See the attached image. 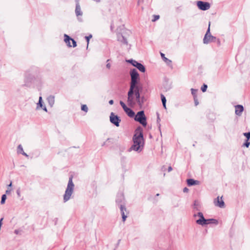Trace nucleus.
<instances>
[{"mask_svg": "<svg viewBox=\"0 0 250 250\" xmlns=\"http://www.w3.org/2000/svg\"><path fill=\"white\" fill-rule=\"evenodd\" d=\"M48 104L51 107H52L55 103V97L53 95H50L47 98Z\"/></svg>", "mask_w": 250, "mask_h": 250, "instance_id": "f3484780", "label": "nucleus"}, {"mask_svg": "<svg viewBox=\"0 0 250 250\" xmlns=\"http://www.w3.org/2000/svg\"><path fill=\"white\" fill-rule=\"evenodd\" d=\"M120 104L123 107L124 111L126 110L128 107L126 106L125 104L122 101L120 102Z\"/></svg>", "mask_w": 250, "mask_h": 250, "instance_id": "a878e982", "label": "nucleus"}, {"mask_svg": "<svg viewBox=\"0 0 250 250\" xmlns=\"http://www.w3.org/2000/svg\"><path fill=\"white\" fill-rule=\"evenodd\" d=\"M42 109L45 111V112L47 111V108L45 105H43L42 107Z\"/></svg>", "mask_w": 250, "mask_h": 250, "instance_id": "a18cd8bd", "label": "nucleus"}, {"mask_svg": "<svg viewBox=\"0 0 250 250\" xmlns=\"http://www.w3.org/2000/svg\"><path fill=\"white\" fill-rule=\"evenodd\" d=\"M79 0H75V1H76V3H79Z\"/></svg>", "mask_w": 250, "mask_h": 250, "instance_id": "13d9d810", "label": "nucleus"}, {"mask_svg": "<svg viewBox=\"0 0 250 250\" xmlns=\"http://www.w3.org/2000/svg\"><path fill=\"white\" fill-rule=\"evenodd\" d=\"M120 104L123 107L124 111L126 110L128 107L126 106L125 104L122 101L120 102Z\"/></svg>", "mask_w": 250, "mask_h": 250, "instance_id": "bb28decb", "label": "nucleus"}, {"mask_svg": "<svg viewBox=\"0 0 250 250\" xmlns=\"http://www.w3.org/2000/svg\"><path fill=\"white\" fill-rule=\"evenodd\" d=\"M72 44H73V45H72V46H73V47H76V46H77V43H76V42L74 40H73V39H72Z\"/></svg>", "mask_w": 250, "mask_h": 250, "instance_id": "ea45409f", "label": "nucleus"}, {"mask_svg": "<svg viewBox=\"0 0 250 250\" xmlns=\"http://www.w3.org/2000/svg\"><path fill=\"white\" fill-rule=\"evenodd\" d=\"M113 103H114V102H113V100H110V101H109V104H111V105L113 104Z\"/></svg>", "mask_w": 250, "mask_h": 250, "instance_id": "de8ad7c7", "label": "nucleus"}, {"mask_svg": "<svg viewBox=\"0 0 250 250\" xmlns=\"http://www.w3.org/2000/svg\"><path fill=\"white\" fill-rule=\"evenodd\" d=\"M218 43L219 44H220V40L219 39H218Z\"/></svg>", "mask_w": 250, "mask_h": 250, "instance_id": "4d7b16f0", "label": "nucleus"}, {"mask_svg": "<svg viewBox=\"0 0 250 250\" xmlns=\"http://www.w3.org/2000/svg\"><path fill=\"white\" fill-rule=\"evenodd\" d=\"M161 98L162 104H166V102H167L166 98L163 94H161Z\"/></svg>", "mask_w": 250, "mask_h": 250, "instance_id": "2f4dec72", "label": "nucleus"}, {"mask_svg": "<svg viewBox=\"0 0 250 250\" xmlns=\"http://www.w3.org/2000/svg\"><path fill=\"white\" fill-rule=\"evenodd\" d=\"M72 179L73 176H71L69 178L67 188L63 196V200L64 203L68 201L71 198V196L73 193L75 186L73 182Z\"/></svg>", "mask_w": 250, "mask_h": 250, "instance_id": "7ed1b4c3", "label": "nucleus"}, {"mask_svg": "<svg viewBox=\"0 0 250 250\" xmlns=\"http://www.w3.org/2000/svg\"><path fill=\"white\" fill-rule=\"evenodd\" d=\"M93 0L96 1V2H99L101 1V0Z\"/></svg>", "mask_w": 250, "mask_h": 250, "instance_id": "864d4df0", "label": "nucleus"}, {"mask_svg": "<svg viewBox=\"0 0 250 250\" xmlns=\"http://www.w3.org/2000/svg\"><path fill=\"white\" fill-rule=\"evenodd\" d=\"M64 42L66 43L67 45L69 47H71L72 45L70 44V41H72V39L66 34H64Z\"/></svg>", "mask_w": 250, "mask_h": 250, "instance_id": "a211bd4d", "label": "nucleus"}, {"mask_svg": "<svg viewBox=\"0 0 250 250\" xmlns=\"http://www.w3.org/2000/svg\"><path fill=\"white\" fill-rule=\"evenodd\" d=\"M172 170V168L171 166H169L168 167V172H170L171 170Z\"/></svg>", "mask_w": 250, "mask_h": 250, "instance_id": "49530a36", "label": "nucleus"}, {"mask_svg": "<svg viewBox=\"0 0 250 250\" xmlns=\"http://www.w3.org/2000/svg\"><path fill=\"white\" fill-rule=\"evenodd\" d=\"M133 144L129 149V151L134 150L138 152H141L144 146V139L143 134V129L141 126L138 127L133 137Z\"/></svg>", "mask_w": 250, "mask_h": 250, "instance_id": "f03ea898", "label": "nucleus"}, {"mask_svg": "<svg viewBox=\"0 0 250 250\" xmlns=\"http://www.w3.org/2000/svg\"><path fill=\"white\" fill-rule=\"evenodd\" d=\"M11 189H10V190H7L6 191V194H9V193L11 192Z\"/></svg>", "mask_w": 250, "mask_h": 250, "instance_id": "3c124183", "label": "nucleus"}, {"mask_svg": "<svg viewBox=\"0 0 250 250\" xmlns=\"http://www.w3.org/2000/svg\"><path fill=\"white\" fill-rule=\"evenodd\" d=\"M2 220H3L2 218L0 219V223H2Z\"/></svg>", "mask_w": 250, "mask_h": 250, "instance_id": "5fc2aeb1", "label": "nucleus"}, {"mask_svg": "<svg viewBox=\"0 0 250 250\" xmlns=\"http://www.w3.org/2000/svg\"><path fill=\"white\" fill-rule=\"evenodd\" d=\"M244 110L243 106L241 105H237L235 106V114L237 115L240 116L241 115L242 111Z\"/></svg>", "mask_w": 250, "mask_h": 250, "instance_id": "ddd939ff", "label": "nucleus"}, {"mask_svg": "<svg viewBox=\"0 0 250 250\" xmlns=\"http://www.w3.org/2000/svg\"><path fill=\"white\" fill-rule=\"evenodd\" d=\"M21 231V230H19V229H15V230H14V233H15L16 234H19Z\"/></svg>", "mask_w": 250, "mask_h": 250, "instance_id": "79ce46f5", "label": "nucleus"}, {"mask_svg": "<svg viewBox=\"0 0 250 250\" xmlns=\"http://www.w3.org/2000/svg\"><path fill=\"white\" fill-rule=\"evenodd\" d=\"M12 186V182L10 183L9 185H8V187H11Z\"/></svg>", "mask_w": 250, "mask_h": 250, "instance_id": "6e6d98bb", "label": "nucleus"}, {"mask_svg": "<svg viewBox=\"0 0 250 250\" xmlns=\"http://www.w3.org/2000/svg\"><path fill=\"white\" fill-rule=\"evenodd\" d=\"M153 17L154 19L152 20V21H156L158 20L159 19L160 16L159 15H154Z\"/></svg>", "mask_w": 250, "mask_h": 250, "instance_id": "4c0bfd02", "label": "nucleus"}, {"mask_svg": "<svg viewBox=\"0 0 250 250\" xmlns=\"http://www.w3.org/2000/svg\"><path fill=\"white\" fill-rule=\"evenodd\" d=\"M244 135L247 138V140L250 139V132L244 133Z\"/></svg>", "mask_w": 250, "mask_h": 250, "instance_id": "c9c22d12", "label": "nucleus"}, {"mask_svg": "<svg viewBox=\"0 0 250 250\" xmlns=\"http://www.w3.org/2000/svg\"><path fill=\"white\" fill-rule=\"evenodd\" d=\"M120 104L123 107L124 111L126 110L128 107L126 106L125 104L122 101L120 102Z\"/></svg>", "mask_w": 250, "mask_h": 250, "instance_id": "c85d7f7f", "label": "nucleus"}, {"mask_svg": "<svg viewBox=\"0 0 250 250\" xmlns=\"http://www.w3.org/2000/svg\"><path fill=\"white\" fill-rule=\"evenodd\" d=\"M17 193L18 196H20V191L19 189L17 190Z\"/></svg>", "mask_w": 250, "mask_h": 250, "instance_id": "8fccbe9b", "label": "nucleus"}, {"mask_svg": "<svg viewBox=\"0 0 250 250\" xmlns=\"http://www.w3.org/2000/svg\"><path fill=\"white\" fill-rule=\"evenodd\" d=\"M194 103H195V105H197L199 104V103L198 102V100H197L196 97H194Z\"/></svg>", "mask_w": 250, "mask_h": 250, "instance_id": "a19ab883", "label": "nucleus"}, {"mask_svg": "<svg viewBox=\"0 0 250 250\" xmlns=\"http://www.w3.org/2000/svg\"><path fill=\"white\" fill-rule=\"evenodd\" d=\"M199 181L195 180L193 179H188L187 180V184L189 186H191L195 185H199Z\"/></svg>", "mask_w": 250, "mask_h": 250, "instance_id": "dca6fc26", "label": "nucleus"}, {"mask_svg": "<svg viewBox=\"0 0 250 250\" xmlns=\"http://www.w3.org/2000/svg\"><path fill=\"white\" fill-rule=\"evenodd\" d=\"M214 205L216 206L219 207L220 208H224L225 206V203L223 200H222V197L221 199H219V197H218L214 201Z\"/></svg>", "mask_w": 250, "mask_h": 250, "instance_id": "9b49d317", "label": "nucleus"}, {"mask_svg": "<svg viewBox=\"0 0 250 250\" xmlns=\"http://www.w3.org/2000/svg\"><path fill=\"white\" fill-rule=\"evenodd\" d=\"M193 217L195 218L199 217L198 219L196 220V223L198 225L202 226L204 221H206V219L204 218L203 214L201 212H199L197 214H194Z\"/></svg>", "mask_w": 250, "mask_h": 250, "instance_id": "1a4fd4ad", "label": "nucleus"}, {"mask_svg": "<svg viewBox=\"0 0 250 250\" xmlns=\"http://www.w3.org/2000/svg\"><path fill=\"white\" fill-rule=\"evenodd\" d=\"M120 210L122 214V219L123 222H125L126 220L127 216L125 215V211L126 210V208H125V205L121 204L120 205Z\"/></svg>", "mask_w": 250, "mask_h": 250, "instance_id": "f8f14e48", "label": "nucleus"}, {"mask_svg": "<svg viewBox=\"0 0 250 250\" xmlns=\"http://www.w3.org/2000/svg\"><path fill=\"white\" fill-rule=\"evenodd\" d=\"M193 208L197 211H199L201 208V205L198 201L195 200L193 205Z\"/></svg>", "mask_w": 250, "mask_h": 250, "instance_id": "412c9836", "label": "nucleus"}, {"mask_svg": "<svg viewBox=\"0 0 250 250\" xmlns=\"http://www.w3.org/2000/svg\"><path fill=\"white\" fill-rule=\"evenodd\" d=\"M135 97L136 100V103L138 104L139 106L141 107L146 101V99L144 96H141L139 89L136 90Z\"/></svg>", "mask_w": 250, "mask_h": 250, "instance_id": "423d86ee", "label": "nucleus"}, {"mask_svg": "<svg viewBox=\"0 0 250 250\" xmlns=\"http://www.w3.org/2000/svg\"><path fill=\"white\" fill-rule=\"evenodd\" d=\"M118 41L123 42L124 44H127V41L126 38L124 37L123 35H121L118 37Z\"/></svg>", "mask_w": 250, "mask_h": 250, "instance_id": "5701e85b", "label": "nucleus"}, {"mask_svg": "<svg viewBox=\"0 0 250 250\" xmlns=\"http://www.w3.org/2000/svg\"><path fill=\"white\" fill-rule=\"evenodd\" d=\"M109 118L110 121L112 124H113L117 127L119 126V124L121 121L119 117H118L117 115H115V114L113 112H111L110 113Z\"/></svg>", "mask_w": 250, "mask_h": 250, "instance_id": "0eeeda50", "label": "nucleus"}, {"mask_svg": "<svg viewBox=\"0 0 250 250\" xmlns=\"http://www.w3.org/2000/svg\"><path fill=\"white\" fill-rule=\"evenodd\" d=\"M105 145V142H104V143H103V144L102 146H104Z\"/></svg>", "mask_w": 250, "mask_h": 250, "instance_id": "bf43d9fd", "label": "nucleus"}, {"mask_svg": "<svg viewBox=\"0 0 250 250\" xmlns=\"http://www.w3.org/2000/svg\"><path fill=\"white\" fill-rule=\"evenodd\" d=\"M75 13L77 16H82L83 15V12L81 11L79 3L76 4Z\"/></svg>", "mask_w": 250, "mask_h": 250, "instance_id": "2eb2a0df", "label": "nucleus"}, {"mask_svg": "<svg viewBox=\"0 0 250 250\" xmlns=\"http://www.w3.org/2000/svg\"><path fill=\"white\" fill-rule=\"evenodd\" d=\"M191 94L194 96V97H196V92H197V90L194 89L193 88H191Z\"/></svg>", "mask_w": 250, "mask_h": 250, "instance_id": "f704fd0d", "label": "nucleus"}, {"mask_svg": "<svg viewBox=\"0 0 250 250\" xmlns=\"http://www.w3.org/2000/svg\"><path fill=\"white\" fill-rule=\"evenodd\" d=\"M188 190H189L186 187L184 188L183 189L184 192H188Z\"/></svg>", "mask_w": 250, "mask_h": 250, "instance_id": "37998d69", "label": "nucleus"}, {"mask_svg": "<svg viewBox=\"0 0 250 250\" xmlns=\"http://www.w3.org/2000/svg\"><path fill=\"white\" fill-rule=\"evenodd\" d=\"M250 145V142H249V140H247L245 143L243 144V146L248 147Z\"/></svg>", "mask_w": 250, "mask_h": 250, "instance_id": "e433bc0d", "label": "nucleus"}, {"mask_svg": "<svg viewBox=\"0 0 250 250\" xmlns=\"http://www.w3.org/2000/svg\"><path fill=\"white\" fill-rule=\"evenodd\" d=\"M208 86L207 84H204L203 86L201 87L202 91L204 92H206Z\"/></svg>", "mask_w": 250, "mask_h": 250, "instance_id": "72a5a7b5", "label": "nucleus"}, {"mask_svg": "<svg viewBox=\"0 0 250 250\" xmlns=\"http://www.w3.org/2000/svg\"><path fill=\"white\" fill-rule=\"evenodd\" d=\"M81 109L83 111H84V112H87V111H88V107H87L86 105L83 104V105H82Z\"/></svg>", "mask_w": 250, "mask_h": 250, "instance_id": "7c9ffc66", "label": "nucleus"}, {"mask_svg": "<svg viewBox=\"0 0 250 250\" xmlns=\"http://www.w3.org/2000/svg\"><path fill=\"white\" fill-rule=\"evenodd\" d=\"M210 22H209L208 28L203 39V42L205 44H208L209 42H214L216 40V37L212 36L210 34Z\"/></svg>", "mask_w": 250, "mask_h": 250, "instance_id": "39448f33", "label": "nucleus"}, {"mask_svg": "<svg viewBox=\"0 0 250 250\" xmlns=\"http://www.w3.org/2000/svg\"><path fill=\"white\" fill-rule=\"evenodd\" d=\"M163 107L166 109V104H163Z\"/></svg>", "mask_w": 250, "mask_h": 250, "instance_id": "603ef678", "label": "nucleus"}, {"mask_svg": "<svg viewBox=\"0 0 250 250\" xmlns=\"http://www.w3.org/2000/svg\"><path fill=\"white\" fill-rule=\"evenodd\" d=\"M120 104L123 107L124 111L126 110L128 107L126 106L125 104L122 101L120 102Z\"/></svg>", "mask_w": 250, "mask_h": 250, "instance_id": "cd10ccee", "label": "nucleus"}, {"mask_svg": "<svg viewBox=\"0 0 250 250\" xmlns=\"http://www.w3.org/2000/svg\"><path fill=\"white\" fill-rule=\"evenodd\" d=\"M106 67L108 69H109L111 67V64L110 63H107L106 65Z\"/></svg>", "mask_w": 250, "mask_h": 250, "instance_id": "c03bdc74", "label": "nucleus"}, {"mask_svg": "<svg viewBox=\"0 0 250 250\" xmlns=\"http://www.w3.org/2000/svg\"><path fill=\"white\" fill-rule=\"evenodd\" d=\"M197 5L200 10L204 11L208 10L210 7V4L208 2L203 1H198Z\"/></svg>", "mask_w": 250, "mask_h": 250, "instance_id": "6e6552de", "label": "nucleus"}, {"mask_svg": "<svg viewBox=\"0 0 250 250\" xmlns=\"http://www.w3.org/2000/svg\"><path fill=\"white\" fill-rule=\"evenodd\" d=\"M92 38V35H90L89 36H86L85 37V39L86 40V41L87 42V45L88 44V43H89V39Z\"/></svg>", "mask_w": 250, "mask_h": 250, "instance_id": "58836bf2", "label": "nucleus"}, {"mask_svg": "<svg viewBox=\"0 0 250 250\" xmlns=\"http://www.w3.org/2000/svg\"><path fill=\"white\" fill-rule=\"evenodd\" d=\"M136 67L142 72H145L146 71L145 67L140 62L136 63Z\"/></svg>", "mask_w": 250, "mask_h": 250, "instance_id": "aec40b11", "label": "nucleus"}, {"mask_svg": "<svg viewBox=\"0 0 250 250\" xmlns=\"http://www.w3.org/2000/svg\"><path fill=\"white\" fill-rule=\"evenodd\" d=\"M124 200L125 198L123 194L120 193L117 195L116 202L119 207L121 204L124 205Z\"/></svg>", "mask_w": 250, "mask_h": 250, "instance_id": "9d476101", "label": "nucleus"}, {"mask_svg": "<svg viewBox=\"0 0 250 250\" xmlns=\"http://www.w3.org/2000/svg\"><path fill=\"white\" fill-rule=\"evenodd\" d=\"M125 112L130 118H133L135 116V112L129 107Z\"/></svg>", "mask_w": 250, "mask_h": 250, "instance_id": "6ab92c4d", "label": "nucleus"}, {"mask_svg": "<svg viewBox=\"0 0 250 250\" xmlns=\"http://www.w3.org/2000/svg\"><path fill=\"white\" fill-rule=\"evenodd\" d=\"M23 151L22 146L21 145H19L18 146V152L21 154V152Z\"/></svg>", "mask_w": 250, "mask_h": 250, "instance_id": "c756f323", "label": "nucleus"}, {"mask_svg": "<svg viewBox=\"0 0 250 250\" xmlns=\"http://www.w3.org/2000/svg\"><path fill=\"white\" fill-rule=\"evenodd\" d=\"M161 56L162 57V58L163 60L165 61V62L167 64V65H170L171 64V61L168 59L167 58H166L165 56V54L161 53Z\"/></svg>", "mask_w": 250, "mask_h": 250, "instance_id": "4be33fe9", "label": "nucleus"}, {"mask_svg": "<svg viewBox=\"0 0 250 250\" xmlns=\"http://www.w3.org/2000/svg\"><path fill=\"white\" fill-rule=\"evenodd\" d=\"M159 193H158V194H156V196H159Z\"/></svg>", "mask_w": 250, "mask_h": 250, "instance_id": "052dcab7", "label": "nucleus"}, {"mask_svg": "<svg viewBox=\"0 0 250 250\" xmlns=\"http://www.w3.org/2000/svg\"><path fill=\"white\" fill-rule=\"evenodd\" d=\"M21 154L25 156L26 157H28V155L26 153H25L24 151L21 152Z\"/></svg>", "mask_w": 250, "mask_h": 250, "instance_id": "09e8293b", "label": "nucleus"}, {"mask_svg": "<svg viewBox=\"0 0 250 250\" xmlns=\"http://www.w3.org/2000/svg\"><path fill=\"white\" fill-rule=\"evenodd\" d=\"M135 121L138 122L143 126H146L147 125L146 118L145 115L144 111L142 110L139 111L134 117Z\"/></svg>", "mask_w": 250, "mask_h": 250, "instance_id": "20e7f679", "label": "nucleus"}, {"mask_svg": "<svg viewBox=\"0 0 250 250\" xmlns=\"http://www.w3.org/2000/svg\"><path fill=\"white\" fill-rule=\"evenodd\" d=\"M209 224H214L217 225L218 224V221L214 219H206V221H204L202 226H204Z\"/></svg>", "mask_w": 250, "mask_h": 250, "instance_id": "4468645a", "label": "nucleus"}, {"mask_svg": "<svg viewBox=\"0 0 250 250\" xmlns=\"http://www.w3.org/2000/svg\"><path fill=\"white\" fill-rule=\"evenodd\" d=\"M43 106V104H42V97L40 96L39 97V102L37 104V109H38L39 107H41V108Z\"/></svg>", "mask_w": 250, "mask_h": 250, "instance_id": "b1692460", "label": "nucleus"}, {"mask_svg": "<svg viewBox=\"0 0 250 250\" xmlns=\"http://www.w3.org/2000/svg\"><path fill=\"white\" fill-rule=\"evenodd\" d=\"M131 76V82L129 91L127 93V104L130 106H133L136 104V100L135 97V92L136 89H139L137 84L139 75L135 68L131 70L130 72Z\"/></svg>", "mask_w": 250, "mask_h": 250, "instance_id": "f257e3e1", "label": "nucleus"}, {"mask_svg": "<svg viewBox=\"0 0 250 250\" xmlns=\"http://www.w3.org/2000/svg\"><path fill=\"white\" fill-rule=\"evenodd\" d=\"M127 62L131 63L133 66L135 67H136V63H138V62L132 59L128 60V61H127Z\"/></svg>", "mask_w": 250, "mask_h": 250, "instance_id": "393cba45", "label": "nucleus"}, {"mask_svg": "<svg viewBox=\"0 0 250 250\" xmlns=\"http://www.w3.org/2000/svg\"><path fill=\"white\" fill-rule=\"evenodd\" d=\"M6 199V196L5 194H3L2 195V197H1V202H0V203L1 204H3L5 202V200Z\"/></svg>", "mask_w": 250, "mask_h": 250, "instance_id": "473e14b6", "label": "nucleus"}]
</instances>
